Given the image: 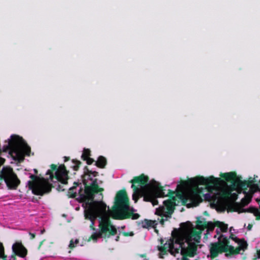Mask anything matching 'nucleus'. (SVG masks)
Returning a JSON list of instances; mask_svg holds the SVG:
<instances>
[{
    "label": "nucleus",
    "instance_id": "f257e3e1",
    "mask_svg": "<svg viewBox=\"0 0 260 260\" xmlns=\"http://www.w3.org/2000/svg\"><path fill=\"white\" fill-rule=\"evenodd\" d=\"M245 185L235 173L224 174L221 180L210 177L205 179L196 177L189 182H184L177 186L176 197L164 201L162 206L156 210L155 214L169 217L176 204L177 199L187 207L197 206L201 202V196L207 198L217 200V202H226L234 200L239 188L245 189Z\"/></svg>",
    "mask_w": 260,
    "mask_h": 260
},
{
    "label": "nucleus",
    "instance_id": "f03ea898",
    "mask_svg": "<svg viewBox=\"0 0 260 260\" xmlns=\"http://www.w3.org/2000/svg\"><path fill=\"white\" fill-rule=\"evenodd\" d=\"M95 172L85 173L83 176V182L85 185L86 196L84 197L85 204V216L86 218L93 221L99 217V227L101 231L92 234L90 239L96 241L102 237L103 234L114 235L116 230L110 222L109 217L115 219H123L132 217L133 219L139 217L138 214H134V210L128 205V199L126 192L119 191L116 195L115 205L111 210H106V205L102 202H93V193L103 190L99 188L96 180L93 178L95 176Z\"/></svg>",
    "mask_w": 260,
    "mask_h": 260
},
{
    "label": "nucleus",
    "instance_id": "7ed1b4c3",
    "mask_svg": "<svg viewBox=\"0 0 260 260\" xmlns=\"http://www.w3.org/2000/svg\"><path fill=\"white\" fill-rule=\"evenodd\" d=\"M204 228L201 225L193 227L189 223H184L180 230H175L172 233V238L166 243L164 246L159 247V256L169 251L175 255L180 251L183 256H193L196 254L198 244L200 242V234ZM183 260H188L185 257Z\"/></svg>",
    "mask_w": 260,
    "mask_h": 260
},
{
    "label": "nucleus",
    "instance_id": "20e7f679",
    "mask_svg": "<svg viewBox=\"0 0 260 260\" xmlns=\"http://www.w3.org/2000/svg\"><path fill=\"white\" fill-rule=\"evenodd\" d=\"M216 228V231L217 235L214 236L217 238L218 242L211 244L210 247V255L211 257H216L219 253L223 252H229L226 255L229 254H236L240 252L241 250H244L247 247V244L245 241H239L238 246L236 248L229 245V242L222 235L221 232H225L228 229V225L223 222L217 221L214 223H209L207 225V230L212 231L214 228Z\"/></svg>",
    "mask_w": 260,
    "mask_h": 260
},
{
    "label": "nucleus",
    "instance_id": "39448f33",
    "mask_svg": "<svg viewBox=\"0 0 260 260\" xmlns=\"http://www.w3.org/2000/svg\"><path fill=\"white\" fill-rule=\"evenodd\" d=\"M148 178L141 175L133 179L134 188L133 200L137 202L140 196H143L145 201L151 202L153 205L157 204L156 197L162 196L163 192L158 183L153 181L147 183Z\"/></svg>",
    "mask_w": 260,
    "mask_h": 260
},
{
    "label": "nucleus",
    "instance_id": "423d86ee",
    "mask_svg": "<svg viewBox=\"0 0 260 260\" xmlns=\"http://www.w3.org/2000/svg\"><path fill=\"white\" fill-rule=\"evenodd\" d=\"M28 185L32 192L37 195L49 192L52 187L48 180L33 175L31 176V180L28 181Z\"/></svg>",
    "mask_w": 260,
    "mask_h": 260
},
{
    "label": "nucleus",
    "instance_id": "0eeeda50",
    "mask_svg": "<svg viewBox=\"0 0 260 260\" xmlns=\"http://www.w3.org/2000/svg\"><path fill=\"white\" fill-rule=\"evenodd\" d=\"M0 179H4L8 187L11 189H16L20 183L16 175L10 167L3 168L1 171Z\"/></svg>",
    "mask_w": 260,
    "mask_h": 260
},
{
    "label": "nucleus",
    "instance_id": "6e6552de",
    "mask_svg": "<svg viewBox=\"0 0 260 260\" xmlns=\"http://www.w3.org/2000/svg\"><path fill=\"white\" fill-rule=\"evenodd\" d=\"M56 168V166L55 165H52L51 169L52 170H49L48 171V174H49L50 177L52 178L53 176V172L55 171L57 179L62 183L66 184L67 183L68 177V173L65 169L64 166L63 165H60L56 171H55Z\"/></svg>",
    "mask_w": 260,
    "mask_h": 260
},
{
    "label": "nucleus",
    "instance_id": "1a4fd4ad",
    "mask_svg": "<svg viewBox=\"0 0 260 260\" xmlns=\"http://www.w3.org/2000/svg\"><path fill=\"white\" fill-rule=\"evenodd\" d=\"M90 156V150L88 148H84L81 155V158L83 161H86V162H107L106 157L103 156H100L97 160L91 158Z\"/></svg>",
    "mask_w": 260,
    "mask_h": 260
},
{
    "label": "nucleus",
    "instance_id": "9d476101",
    "mask_svg": "<svg viewBox=\"0 0 260 260\" xmlns=\"http://www.w3.org/2000/svg\"><path fill=\"white\" fill-rule=\"evenodd\" d=\"M12 248L13 252L16 255H18L23 257L26 255V249L20 243H17L14 244Z\"/></svg>",
    "mask_w": 260,
    "mask_h": 260
},
{
    "label": "nucleus",
    "instance_id": "9b49d317",
    "mask_svg": "<svg viewBox=\"0 0 260 260\" xmlns=\"http://www.w3.org/2000/svg\"><path fill=\"white\" fill-rule=\"evenodd\" d=\"M155 221L152 220H145L143 222V226L144 228H148L150 226L153 227Z\"/></svg>",
    "mask_w": 260,
    "mask_h": 260
},
{
    "label": "nucleus",
    "instance_id": "f8f14e48",
    "mask_svg": "<svg viewBox=\"0 0 260 260\" xmlns=\"http://www.w3.org/2000/svg\"><path fill=\"white\" fill-rule=\"evenodd\" d=\"M6 257V256L4 252V247L3 245V244L0 242V258L3 259Z\"/></svg>",
    "mask_w": 260,
    "mask_h": 260
},
{
    "label": "nucleus",
    "instance_id": "ddd939ff",
    "mask_svg": "<svg viewBox=\"0 0 260 260\" xmlns=\"http://www.w3.org/2000/svg\"><path fill=\"white\" fill-rule=\"evenodd\" d=\"M260 258V250H257L256 253L254 255L253 259L255 260Z\"/></svg>",
    "mask_w": 260,
    "mask_h": 260
},
{
    "label": "nucleus",
    "instance_id": "4468645a",
    "mask_svg": "<svg viewBox=\"0 0 260 260\" xmlns=\"http://www.w3.org/2000/svg\"><path fill=\"white\" fill-rule=\"evenodd\" d=\"M75 244L74 243V242L73 241V240H71V242H70V244L69 245V247L71 249L73 248L74 247H75Z\"/></svg>",
    "mask_w": 260,
    "mask_h": 260
},
{
    "label": "nucleus",
    "instance_id": "2eb2a0df",
    "mask_svg": "<svg viewBox=\"0 0 260 260\" xmlns=\"http://www.w3.org/2000/svg\"><path fill=\"white\" fill-rule=\"evenodd\" d=\"M63 158H64V162H67V161H68L70 160V157L69 156H64L63 157Z\"/></svg>",
    "mask_w": 260,
    "mask_h": 260
},
{
    "label": "nucleus",
    "instance_id": "dca6fc26",
    "mask_svg": "<svg viewBox=\"0 0 260 260\" xmlns=\"http://www.w3.org/2000/svg\"><path fill=\"white\" fill-rule=\"evenodd\" d=\"M96 164L97 165V166L100 168H104L105 164L101 163V164Z\"/></svg>",
    "mask_w": 260,
    "mask_h": 260
},
{
    "label": "nucleus",
    "instance_id": "f3484780",
    "mask_svg": "<svg viewBox=\"0 0 260 260\" xmlns=\"http://www.w3.org/2000/svg\"><path fill=\"white\" fill-rule=\"evenodd\" d=\"M72 162H76V163H77V162H81L80 160H77V159H73L72 160Z\"/></svg>",
    "mask_w": 260,
    "mask_h": 260
},
{
    "label": "nucleus",
    "instance_id": "a211bd4d",
    "mask_svg": "<svg viewBox=\"0 0 260 260\" xmlns=\"http://www.w3.org/2000/svg\"><path fill=\"white\" fill-rule=\"evenodd\" d=\"M74 243L75 244V245H77L78 243V240L76 239Z\"/></svg>",
    "mask_w": 260,
    "mask_h": 260
},
{
    "label": "nucleus",
    "instance_id": "6ab92c4d",
    "mask_svg": "<svg viewBox=\"0 0 260 260\" xmlns=\"http://www.w3.org/2000/svg\"><path fill=\"white\" fill-rule=\"evenodd\" d=\"M31 237H32V238H35V235H34V234H31Z\"/></svg>",
    "mask_w": 260,
    "mask_h": 260
},
{
    "label": "nucleus",
    "instance_id": "aec40b11",
    "mask_svg": "<svg viewBox=\"0 0 260 260\" xmlns=\"http://www.w3.org/2000/svg\"><path fill=\"white\" fill-rule=\"evenodd\" d=\"M251 226H252V225H249L248 226V229L250 230Z\"/></svg>",
    "mask_w": 260,
    "mask_h": 260
},
{
    "label": "nucleus",
    "instance_id": "412c9836",
    "mask_svg": "<svg viewBox=\"0 0 260 260\" xmlns=\"http://www.w3.org/2000/svg\"><path fill=\"white\" fill-rule=\"evenodd\" d=\"M161 223L162 224L163 222H164V219H162L161 221H160Z\"/></svg>",
    "mask_w": 260,
    "mask_h": 260
},
{
    "label": "nucleus",
    "instance_id": "4be33fe9",
    "mask_svg": "<svg viewBox=\"0 0 260 260\" xmlns=\"http://www.w3.org/2000/svg\"><path fill=\"white\" fill-rule=\"evenodd\" d=\"M77 167H78V166H75V169L76 170V169H77Z\"/></svg>",
    "mask_w": 260,
    "mask_h": 260
}]
</instances>
